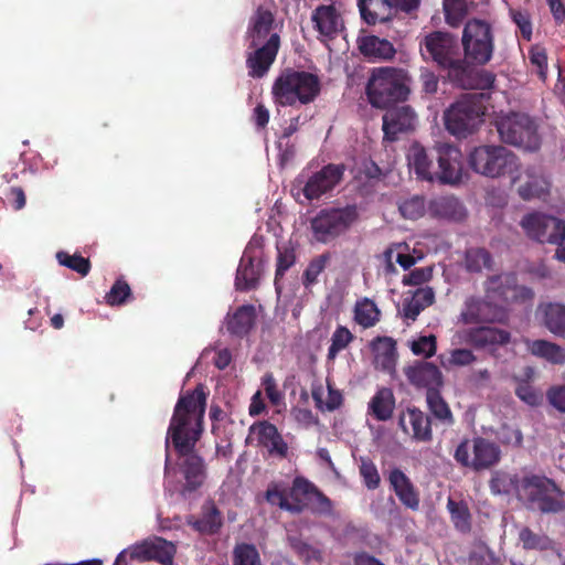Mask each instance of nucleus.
Returning <instances> with one entry per match:
<instances>
[{
	"instance_id": "42",
	"label": "nucleus",
	"mask_w": 565,
	"mask_h": 565,
	"mask_svg": "<svg viewBox=\"0 0 565 565\" xmlns=\"http://www.w3.org/2000/svg\"><path fill=\"white\" fill-rule=\"evenodd\" d=\"M265 499L270 505H277L289 512H300L301 507L289 502L286 488L279 482H270L265 491Z\"/></svg>"
},
{
	"instance_id": "7",
	"label": "nucleus",
	"mask_w": 565,
	"mask_h": 565,
	"mask_svg": "<svg viewBox=\"0 0 565 565\" xmlns=\"http://www.w3.org/2000/svg\"><path fill=\"white\" fill-rule=\"evenodd\" d=\"M469 166L475 172L492 179L505 175L515 179L521 168L519 157L501 145L476 147L469 154Z\"/></svg>"
},
{
	"instance_id": "16",
	"label": "nucleus",
	"mask_w": 565,
	"mask_h": 565,
	"mask_svg": "<svg viewBox=\"0 0 565 565\" xmlns=\"http://www.w3.org/2000/svg\"><path fill=\"white\" fill-rule=\"evenodd\" d=\"M344 164L329 163L319 171L312 173L303 183L302 193L307 200H319L331 192L343 179Z\"/></svg>"
},
{
	"instance_id": "39",
	"label": "nucleus",
	"mask_w": 565,
	"mask_h": 565,
	"mask_svg": "<svg viewBox=\"0 0 565 565\" xmlns=\"http://www.w3.org/2000/svg\"><path fill=\"white\" fill-rule=\"evenodd\" d=\"M447 508L455 529L463 534L471 531V513L465 501L448 499Z\"/></svg>"
},
{
	"instance_id": "8",
	"label": "nucleus",
	"mask_w": 565,
	"mask_h": 565,
	"mask_svg": "<svg viewBox=\"0 0 565 565\" xmlns=\"http://www.w3.org/2000/svg\"><path fill=\"white\" fill-rule=\"evenodd\" d=\"M495 128L503 143L534 152L541 147L537 125L526 114L511 111L495 119Z\"/></svg>"
},
{
	"instance_id": "60",
	"label": "nucleus",
	"mask_w": 565,
	"mask_h": 565,
	"mask_svg": "<svg viewBox=\"0 0 565 565\" xmlns=\"http://www.w3.org/2000/svg\"><path fill=\"white\" fill-rule=\"evenodd\" d=\"M477 361L476 354L467 348L450 351L449 363L455 366H468Z\"/></svg>"
},
{
	"instance_id": "49",
	"label": "nucleus",
	"mask_w": 565,
	"mask_h": 565,
	"mask_svg": "<svg viewBox=\"0 0 565 565\" xmlns=\"http://www.w3.org/2000/svg\"><path fill=\"white\" fill-rule=\"evenodd\" d=\"M331 259L330 253H323L310 260L302 275V284L307 288L318 281L319 275L326 269Z\"/></svg>"
},
{
	"instance_id": "53",
	"label": "nucleus",
	"mask_w": 565,
	"mask_h": 565,
	"mask_svg": "<svg viewBox=\"0 0 565 565\" xmlns=\"http://www.w3.org/2000/svg\"><path fill=\"white\" fill-rule=\"evenodd\" d=\"M359 469L363 482L369 490H375L380 487V473L375 463L370 458L362 457Z\"/></svg>"
},
{
	"instance_id": "21",
	"label": "nucleus",
	"mask_w": 565,
	"mask_h": 565,
	"mask_svg": "<svg viewBox=\"0 0 565 565\" xmlns=\"http://www.w3.org/2000/svg\"><path fill=\"white\" fill-rule=\"evenodd\" d=\"M263 273V262L255 249H245L236 270L235 288L248 291L258 286Z\"/></svg>"
},
{
	"instance_id": "57",
	"label": "nucleus",
	"mask_w": 565,
	"mask_h": 565,
	"mask_svg": "<svg viewBox=\"0 0 565 565\" xmlns=\"http://www.w3.org/2000/svg\"><path fill=\"white\" fill-rule=\"evenodd\" d=\"M411 349L415 355L431 358L437 349L436 337L433 334L419 337L412 343Z\"/></svg>"
},
{
	"instance_id": "25",
	"label": "nucleus",
	"mask_w": 565,
	"mask_h": 565,
	"mask_svg": "<svg viewBox=\"0 0 565 565\" xmlns=\"http://www.w3.org/2000/svg\"><path fill=\"white\" fill-rule=\"evenodd\" d=\"M188 524L202 535H214L223 526V515L212 500L205 501L201 507V513L191 516Z\"/></svg>"
},
{
	"instance_id": "62",
	"label": "nucleus",
	"mask_w": 565,
	"mask_h": 565,
	"mask_svg": "<svg viewBox=\"0 0 565 565\" xmlns=\"http://www.w3.org/2000/svg\"><path fill=\"white\" fill-rule=\"evenodd\" d=\"M546 396L553 407L565 413V384L551 387Z\"/></svg>"
},
{
	"instance_id": "36",
	"label": "nucleus",
	"mask_w": 565,
	"mask_h": 565,
	"mask_svg": "<svg viewBox=\"0 0 565 565\" xmlns=\"http://www.w3.org/2000/svg\"><path fill=\"white\" fill-rule=\"evenodd\" d=\"M310 494H315L322 507L328 510L331 509L330 499L326 497L313 483L303 477H296L289 491V495L294 501L292 503L301 507L302 498H307Z\"/></svg>"
},
{
	"instance_id": "32",
	"label": "nucleus",
	"mask_w": 565,
	"mask_h": 565,
	"mask_svg": "<svg viewBox=\"0 0 565 565\" xmlns=\"http://www.w3.org/2000/svg\"><path fill=\"white\" fill-rule=\"evenodd\" d=\"M524 343L526 345L527 351L536 358L543 359L551 364L565 363V350L557 343L543 339H525Z\"/></svg>"
},
{
	"instance_id": "37",
	"label": "nucleus",
	"mask_w": 565,
	"mask_h": 565,
	"mask_svg": "<svg viewBox=\"0 0 565 565\" xmlns=\"http://www.w3.org/2000/svg\"><path fill=\"white\" fill-rule=\"evenodd\" d=\"M533 376V367H524L522 377H513L516 383L514 393L522 402L526 403L527 405L537 406L542 402V394L531 385Z\"/></svg>"
},
{
	"instance_id": "17",
	"label": "nucleus",
	"mask_w": 565,
	"mask_h": 565,
	"mask_svg": "<svg viewBox=\"0 0 565 565\" xmlns=\"http://www.w3.org/2000/svg\"><path fill=\"white\" fill-rule=\"evenodd\" d=\"M438 162L435 179L441 183L455 184L462 177V154L459 148L449 143H438L434 150Z\"/></svg>"
},
{
	"instance_id": "43",
	"label": "nucleus",
	"mask_w": 565,
	"mask_h": 565,
	"mask_svg": "<svg viewBox=\"0 0 565 565\" xmlns=\"http://www.w3.org/2000/svg\"><path fill=\"white\" fill-rule=\"evenodd\" d=\"M296 252L292 247L282 246L277 247L276 273H275V288L280 292L282 286L280 280L284 278L286 271L296 264Z\"/></svg>"
},
{
	"instance_id": "44",
	"label": "nucleus",
	"mask_w": 565,
	"mask_h": 565,
	"mask_svg": "<svg viewBox=\"0 0 565 565\" xmlns=\"http://www.w3.org/2000/svg\"><path fill=\"white\" fill-rule=\"evenodd\" d=\"M519 541L524 550L548 551L554 547L552 539L545 534L535 533L527 526L520 530Z\"/></svg>"
},
{
	"instance_id": "23",
	"label": "nucleus",
	"mask_w": 565,
	"mask_h": 565,
	"mask_svg": "<svg viewBox=\"0 0 565 565\" xmlns=\"http://www.w3.org/2000/svg\"><path fill=\"white\" fill-rule=\"evenodd\" d=\"M250 431L256 434L258 446L266 448L270 456L287 457L288 444L274 424L268 420H262L252 425Z\"/></svg>"
},
{
	"instance_id": "51",
	"label": "nucleus",
	"mask_w": 565,
	"mask_h": 565,
	"mask_svg": "<svg viewBox=\"0 0 565 565\" xmlns=\"http://www.w3.org/2000/svg\"><path fill=\"white\" fill-rule=\"evenodd\" d=\"M509 15L518 26L523 40L530 42L533 34L532 17L526 9L510 8Z\"/></svg>"
},
{
	"instance_id": "58",
	"label": "nucleus",
	"mask_w": 565,
	"mask_h": 565,
	"mask_svg": "<svg viewBox=\"0 0 565 565\" xmlns=\"http://www.w3.org/2000/svg\"><path fill=\"white\" fill-rule=\"evenodd\" d=\"M431 277V267L415 268L411 270L407 275H404L402 282L405 286H420L429 281Z\"/></svg>"
},
{
	"instance_id": "1",
	"label": "nucleus",
	"mask_w": 565,
	"mask_h": 565,
	"mask_svg": "<svg viewBox=\"0 0 565 565\" xmlns=\"http://www.w3.org/2000/svg\"><path fill=\"white\" fill-rule=\"evenodd\" d=\"M206 397L203 384H198L193 391L181 394L168 428L167 443L171 439L177 454L185 457L181 463L185 481L182 487L183 494L195 492L206 479L204 460L193 452L203 430Z\"/></svg>"
},
{
	"instance_id": "59",
	"label": "nucleus",
	"mask_w": 565,
	"mask_h": 565,
	"mask_svg": "<svg viewBox=\"0 0 565 565\" xmlns=\"http://www.w3.org/2000/svg\"><path fill=\"white\" fill-rule=\"evenodd\" d=\"M530 62L536 66L539 76L544 81L547 73V55L543 47L534 45L529 52Z\"/></svg>"
},
{
	"instance_id": "46",
	"label": "nucleus",
	"mask_w": 565,
	"mask_h": 565,
	"mask_svg": "<svg viewBox=\"0 0 565 565\" xmlns=\"http://www.w3.org/2000/svg\"><path fill=\"white\" fill-rule=\"evenodd\" d=\"M466 268L472 273H479L483 268H490L491 254L486 248H470L466 252Z\"/></svg>"
},
{
	"instance_id": "3",
	"label": "nucleus",
	"mask_w": 565,
	"mask_h": 565,
	"mask_svg": "<svg viewBox=\"0 0 565 565\" xmlns=\"http://www.w3.org/2000/svg\"><path fill=\"white\" fill-rule=\"evenodd\" d=\"M419 50L425 61H431L439 68L447 71L451 83L461 87L467 85L470 68L460 55L456 36L447 32L433 31L420 41Z\"/></svg>"
},
{
	"instance_id": "34",
	"label": "nucleus",
	"mask_w": 565,
	"mask_h": 565,
	"mask_svg": "<svg viewBox=\"0 0 565 565\" xmlns=\"http://www.w3.org/2000/svg\"><path fill=\"white\" fill-rule=\"evenodd\" d=\"M543 326L554 335L565 339V305L548 302L540 307Z\"/></svg>"
},
{
	"instance_id": "19",
	"label": "nucleus",
	"mask_w": 565,
	"mask_h": 565,
	"mask_svg": "<svg viewBox=\"0 0 565 565\" xmlns=\"http://www.w3.org/2000/svg\"><path fill=\"white\" fill-rule=\"evenodd\" d=\"M398 426L418 443L433 440V422L428 414L416 406H407L399 413Z\"/></svg>"
},
{
	"instance_id": "50",
	"label": "nucleus",
	"mask_w": 565,
	"mask_h": 565,
	"mask_svg": "<svg viewBox=\"0 0 565 565\" xmlns=\"http://www.w3.org/2000/svg\"><path fill=\"white\" fill-rule=\"evenodd\" d=\"M353 340L354 335L347 327L338 326L331 337V344L328 349V359L334 360L337 355Z\"/></svg>"
},
{
	"instance_id": "64",
	"label": "nucleus",
	"mask_w": 565,
	"mask_h": 565,
	"mask_svg": "<svg viewBox=\"0 0 565 565\" xmlns=\"http://www.w3.org/2000/svg\"><path fill=\"white\" fill-rule=\"evenodd\" d=\"M556 24L565 21V4L561 0H546Z\"/></svg>"
},
{
	"instance_id": "47",
	"label": "nucleus",
	"mask_w": 565,
	"mask_h": 565,
	"mask_svg": "<svg viewBox=\"0 0 565 565\" xmlns=\"http://www.w3.org/2000/svg\"><path fill=\"white\" fill-rule=\"evenodd\" d=\"M233 565H263L255 545L241 543L234 547Z\"/></svg>"
},
{
	"instance_id": "11",
	"label": "nucleus",
	"mask_w": 565,
	"mask_h": 565,
	"mask_svg": "<svg viewBox=\"0 0 565 565\" xmlns=\"http://www.w3.org/2000/svg\"><path fill=\"white\" fill-rule=\"evenodd\" d=\"M563 492L554 480L540 475H526L521 479L520 498L542 513H557L565 505Z\"/></svg>"
},
{
	"instance_id": "55",
	"label": "nucleus",
	"mask_w": 565,
	"mask_h": 565,
	"mask_svg": "<svg viewBox=\"0 0 565 565\" xmlns=\"http://www.w3.org/2000/svg\"><path fill=\"white\" fill-rule=\"evenodd\" d=\"M426 210L425 199L419 195H415L408 200H405L399 205V211L405 218L417 220L424 215Z\"/></svg>"
},
{
	"instance_id": "63",
	"label": "nucleus",
	"mask_w": 565,
	"mask_h": 565,
	"mask_svg": "<svg viewBox=\"0 0 565 565\" xmlns=\"http://www.w3.org/2000/svg\"><path fill=\"white\" fill-rule=\"evenodd\" d=\"M7 201L15 211L22 210L25 206L26 198L22 188L12 186L6 194Z\"/></svg>"
},
{
	"instance_id": "28",
	"label": "nucleus",
	"mask_w": 565,
	"mask_h": 565,
	"mask_svg": "<svg viewBox=\"0 0 565 565\" xmlns=\"http://www.w3.org/2000/svg\"><path fill=\"white\" fill-rule=\"evenodd\" d=\"M256 321V309L253 305H242L225 319L226 330L230 334L243 338L254 328Z\"/></svg>"
},
{
	"instance_id": "41",
	"label": "nucleus",
	"mask_w": 565,
	"mask_h": 565,
	"mask_svg": "<svg viewBox=\"0 0 565 565\" xmlns=\"http://www.w3.org/2000/svg\"><path fill=\"white\" fill-rule=\"evenodd\" d=\"M380 310L375 302L365 298L355 305L354 320L363 328L374 327L380 320Z\"/></svg>"
},
{
	"instance_id": "31",
	"label": "nucleus",
	"mask_w": 565,
	"mask_h": 565,
	"mask_svg": "<svg viewBox=\"0 0 565 565\" xmlns=\"http://www.w3.org/2000/svg\"><path fill=\"white\" fill-rule=\"evenodd\" d=\"M396 398L390 387H381L372 396L367 404V414L379 422L392 418Z\"/></svg>"
},
{
	"instance_id": "27",
	"label": "nucleus",
	"mask_w": 565,
	"mask_h": 565,
	"mask_svg": "<svg viewBox=\"0 0 565 565\" xmlns=\"http://www.w3.org/2000/svg\"><path fill=\"white\" fill-rule=\"evenodd\" d=\"M406 157L408 167L414 171L417 179L425 181L435 180L434 153L429 156L427 150L419 142H413L408 148Z\"/></svg>"
},
{
	"instance_id": "5",
	"label": "nucleus",
	"mask_w": 565,
	"mask_h": 565,
	"mask_svg": "<svg viewBox=\"0 0 565 565\" xmlns=\"http://www.w3.org/2000/svg\"><path fill=\"white\" fill-rule=\"evenodd\" d=\"M412 78L403 68H374L366 85L370 104L380 109L388 108L408 99Z\"/></svg>"
},
{
	"instance_id": "29",
	"label": "nucleus",
	"mask_w": 565,
	"mask_h": 565,
	"mask_svg": "<svg viewBox=\"0 0 565 565\" xmlns=\"http://www.w3.org/2000/svg\"><path fill=\"white\" fill-rule=\"evenodd\" d=\"M371 349L374 353V363L376 367L385 372H392L395 369L397 360L396 341L391 337H376L371 342Z\"/></svg>"
},
{
	"instance_id": "45",
	"label": "nucleus",
	"mask_w": 565,
	"mask_h": 565,
	"mask_svg": "<svg viewBox=\"0 0 565 565\" xmlns=\"http://www.w3.org/2000/svg\"><path fill=\"white\" fill-rule=\"evenodd\" d=\"M443 10L446 23L458 28L468 14V4L466 0H443Z\"/></svg>"
},
{
	"instance_id": "13",
	"label": "nucleus",
	"mask_w": 565,
	"mask_h": 565,
	"mask_svg": "<svg viewBox=\"0 0 565 565\" xmlns=\"http://www.w3.org/2000/svg\"><path fill=\"white\" fill-rule=\"evenodd\" d=\"M458 342L486 351L494 359L500 356L499 349L511 342V332L498 327L478 326L460 330L456 333Z\"/></svg>"
},
{
	"instance_id": "6",
	"label": "nucleus",
	"mask_w": 565,
	"mask_h": 565,
	"mask_svg": "<svg viewBox=\"0 0 565 565\" xmlns=\"http://www.w3.org/2000/svg\"><path fill=\"white\" fill-rule=\"evenodd\" d=\"M489 95L486 93H466L454 102L444 113L445 127L458 138H467L483 122Z\"/></svg>"
},
{
	"instance_id": "15",
	"label": "nucleus",
	"mask_w": 565,
	"mask_h": 565,
	"mask_svg": "<svg viewBox=\"0 0 565 565\" xmlns=\"http://www.w3.org/2000/svg\"><path fill=\"white\" fill-rule=\"evenodd\" d=\"M385 109L386 111L382 117L384 140L395 142L401 136L415 130L417 115L413 107L409 105H393Z\"/></svg>"
},
{
	"instance_id": "22",
	"label": "nucleus",
	"mask_w": 565,
	"mask_h": 565,
	"mask_svg": "<svg viewBox=\"0 0 565 565\" xmlns=\"http://www.w3.org/2000/svg\"><path fill=\"white\" fill-rule=\"evenodd\" d=\"M408 382L415 387L426 388L427 392L439 391L444 384V376L437 365L420 361L404 369Z\"/></svg>"
},
{
	"instance_id": "4",
	"label": "nucleus",
	"mask_w": 565,
	"mask_h": 565,
	"mask_svg": "<svg viewBox=\"0 0 565 565\" xmlns=\"http://www.w3.org/2000/svg\"><path fill=\"white\" fill-rule=\"evenodd\" d=\"M321 92V82L316 74L307 71L286 68L275 78L271 86L276 106L295 107L316 100Z\"/></svg>"
},
{
	"instance_id": "38",
	"label": "nucleus",
	"mask_w": 565,
	"mask_h": 565,
	"mask_svg": "<svg viewBox=\"0 0 565 565\" xmlns=\"http://www.w3.org/2000/svg\"><path fill=\"white\" fill-rule=\"evenodd\" d=\"M428 409L434 418L441 425L449 427L455 424V418L447 402L441 397L439 391L426 392Z\"/></svg>"
},
{
	"instance_id": "33",
	"label": "nucleus",
	"mask_w": 565,
	"mask_h": 565,
	"mask_svg": "<svg viewBox=\"0 0 565 565\" xmlns=\"http://www.w3.org/2000/svg\"><path fill=\"white\" fill-rule=\"evenodd\" d=\"M428 210L433 216L450 221H461L466 216L463 205L454 196H440L430 201Z\"/></svg>"
},
{
	"instance_id": "61",
	"label": "nucleus",
	"mask_w": 565,
	"mask_h": 565,
	"mask_svg": "<svg viewBox=\"0 0 565 565\" xmlns=\"http://www.w3.org/2000/svg\"><path fill=\"white\" fill-rule=\"evenodd\" d=\"M262 385L264 386L266 396L268 397L270 403L273 405H278L282 399V395L278 390L276 381L271 373H266L263 376Z\"/></svg>"
},
{
	"instance_id": "10",
	"label": "nucleus",
	"mask_w": 565,
	"mask_h": 565,
	"mask_svg": "<svg viewBox=\"0 0 565 565\" xmlns=\"http://www.w3.org/2000/svg\"><path fill=\"white\" fill-rule=\"evenodd\" d=\"M461 44L467 64L486 65L492 58L494 35L492 25L484 20L472 18L463 26Z\"/></svg>"
},
{
	"instance_id": "26",
	"label": "nucleus",
	"mask_w": 565,
	"mask_h": 565,
	"mask_svg": "<svg viewBox=\"0 0 565 565\" xmlns=\"http://www.w3.org/2000/svg\"><path fill=\"white\" fill-rule=\"evenodd\" d=\"M491 309L492 303L487 298L470 296L463 302L458 321L467 326L493 322L494 316L491 313Z\"/></svg>"
},
{
	"instance_id": "56",
	"label": "nucleus",
	"mask_w": 565,
	"mask_h": 565,
	"mask_svg": "<svg viewBox=\"0 0 565 565\" xmlns=\"http://www.w3.org/2000/svg\"><path fill=\"white\" fill-rule=\"evenodd\" d=\"M468 563L469 565H502L495 554L484 544L469 553Z\"/></svg>"
},
{
	"instance_id": "54",
	"label": "nucleus",
	"mask_w": 565,
	"mask_h": 565,
	"mask_svg": "<svg viewBox=\"0 0 565 565\" xmlns=\"http://www.w3.org/2000/svg\"><path fill=\"white\" fill-rule=\"evenodd\" d=\"M486 298L491 301L507 300L508 286L503 282L499 275L491 276L484 282Z\"/></svg>"
},
{
	"instance_id": "52",
	"label": "nucleus",
	"mask_w": 565,
	"mask_h": 565,
	"mask_svg": "<svg viewBox=\"0 0 565 565\" xmlns=\"http://www.w3.org/2000/svg\"><path fill=\"white\" fill-rule=\"evenodd\" d=\"M131 297V289L128 282L124 279H117L110 290L105 296V301L107 305L121 306L124 305L128 298Z\"/></svg>"
},
{
	"instance_id": "20",
	"label": "nucleus",
	"mask_w": 565,
	"mask_h": 565,
	"mask_svg": "<svg viewBox=\"0 0 565 565\" xmlns=\"http://www.w3.org/2000/svg\"><path fill=\"white\" fill-rule=\"evenodd\" d=\"M177 548L173 543L153 537L131 547L130 559L157 561L162 565H172Z\"/></svg>"
},
{
	"instance_id": "40",
	"label": "nucleus",
	"mask_w": 565,
	"mask_h": 565,
	"mask_svg": "<svg viewBox=\"0 0 565 565\" xmlns=\"http://www.w3.org/2000/svg\"><path fill=\"white\" fill-rule=\"evenodd\" d=\"M521 479L518 475H511L505 471H494L489 481V488L493 494H509L516 491L520 495Z\"/></svg>"
},
{
	"instance_id": "9",
	"label": "nucleus",
	"mask_w": 565,
	"mask_h": 565,
	"mask_svg": "<svg viewBox=\"0 0 565 565\" xmlns=\"http://www.w3.org/2000/svg\"><path fill=\"white\" fill-rule=\"evenodd\" d=\"M355 205L326 207L310 220V230L316 242L328 244L343 235L358 220Z\"/></svg>"
},
{
	"instance_id": "14",
	"label": "nucleus",
	"mask_w": 565,
	"mask_h": 565,
	"mask_svg": "<svg viewBox=\"0 0 565 565\" xmlns=\"http://www.w3.org/2000/svg\"><path fill=\"white\" fill-rule=\"evenodd\" d=\"M521 226L526 235L539 242L562 245L565 242V221L543 213H530L523 216Z\"/></svg>"
},
{
	"instance_id": "12",
	"label": "nucleus",
	"mask_w": 565,
	"mask_h": 565,
	"mask_svg": "<svg viewBox=\"0 0 565 565\" xmlns=\"http://www.w3.org/2000/svg\"><path fill=\"white\" fill-rule=\"evenodd\" d=\"M501 457L500 446L481 436L465 438L454 452L457 463L476 472L493 468L500 462Z\"/></svg>"
},
{
	"instance_id": "48",
	"label": "nucleus",
	"mask_w": 565,
	"mask_h": 565,
	"mask_svg": "<svg viewBox=\"0 0 565 565\" xmlns=\"http://www.w3.org/2000/svg\"><path fill=\"white\" fill-rule=\"evenodd\" d=\"M56 259L60 265L76 271L82 277L87 276L92 268L89 259L78 254L70 255L66 252H58Z\"/></svg>"
},
{
	"instance_id": "35",
	"label": "nucleus",
	"mask_w": 565,
	"mask_h": 565,
	"mask_svg": "<svg viewBox=\"0 0 565 565\" xmlns=\"http://www.w3.org/2000/svg\"><path fill=\"white\" fill-rule=\"evenodd\" d=\"M435 301V292L431 287H419L413 296L403 301V316L415 321L419 313Z\"/></svg>"
},
{
	"instance_id": "18",
	"label": "nucleus",
	"mask_w": 565,
	"mask_h": 565,
	"mask_svg": "<svg viewBox=\"0 0 565 565\" xmlns=\"http://www.w3.org/2000/svg\"><path fill=\"white\" fill-rule=\"evenodd\" d=\"M311 22L320 41H333L345 31L343 17L334 3L319 4L311 13Z\"/></svg>"
},
{
	"instance_id": "24",
	"label": "nucleus",
	"mask_w": 565,
	"mask_h": 565,
	"mask_svg": "<svg viewBox=\"0 0 565 565\" xmlns=\"http://www.w3.org/2000/svg\"><path fill=\"white\" fill-rule=\"evenodd\" d=\"M387 480L391 489L405 508L412 511L419 509V493L411 479L399 468H393L388 472Z\"/></svg>"
},
{
	"instance_id": "2",
	"label": "nucleus",
	"mask_w": 565,
	"mask_h": 565,
	"mask_svg": "<svg viewBox=\"0 0 565 565\" xmlns=\"http://www.w3.org/2000/svg\"><path fill=\"white\" fill-rule=\"evenodd\" d=\"M246 67L252 78H263L275 63L281 46L280 34L275 30V14L259 6L250 15L244 34Z\"/></svg>"
},
{
	"instance_id": "30",
	"label": "nucleus",
	"mask_w": 565,
	"mask_h": 565,
	"mask_svg": "<svg viewBox=\"0 0 565 565\" xmlns=\"http://www.w3.org/2000/svg\"><path fill=\"white\" fill-rule=\"evenodd\" d=\"M361 54L369 60H391L395 56L394 45L386 39L376 35H365L358 40Z\"/></svg>"
}]
</instances>
